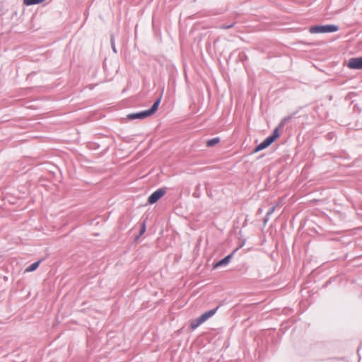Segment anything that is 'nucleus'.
I'll return each mask as SVG.
<instances>
[{"label":"nucleus","mask_w":362,"mask_h":362,"mask_svg":"<svg viewBox=\"0 0 362 362\" xmlns=\"http://www.w3.org/2000/svg\"><path fill=\"white\" fill-rule=\"evenodd\" d=\"M290 119H291L290 117H286V118L283 119L282 121L281 122V123L279 124V127L276 128L273 131L272 134L269 136V137L271 139H272L273 141H274L279 136V128L283 127L284 126L285 123L286 122H288Z\"/></svg>","instance_id":"6e6552de"},{"label":"nucleus","mask_w":362,"mask_h":362,"mask_svg":"<svg viewBox=\"0 0 362 362\" xmlns=\"http://www.w3.org/2000/svg\"><path fill=\"white\" fill-rule=\"evenodd\" d=\"M269 216H267V214H266L265 217L264 218V225L267 224V223L269 221Z\"/></svg>","instance_id":"2eb2a0df"},{"label":"nucleus","mask_w":362,"mask_h":362,"mask_svg":"<svg viewBox=\"0 0 362 362\" xmlns=\"http://www.w3.org/2000/svg\"><path fill=\"white\" fill-rule=\"evenodd\" d=\"M160 100H161V97L156 99V100L153 103V105L151 106V107L150 109L146 110H144L141 112H136V113L129 114L127 115V118L129 119L132 120V119H144L146 117H148L152 115L153 113H155L157 111L158 107L160 105Z\"/></svg>","instance_id":"f257e3e1"},{"label":"nucleus","mask_w":362,"mask_h":362,"mask_svg":"<svg viewBox=\"0 0 362 362\" xmlns=\"http://www.w3.org/2000/svg\"><path fill=\"white\" fill-rule=\"evenodd\" d=\"M238 250L235 249L232 253H230V255H227L226 257H225L224 258H223L222 259L218 261L216 263H215L213 266V268L214 269H216L218 267H224V266H226L230 261L232 257L233 256V254L235 252V251Z\"/></svg>","instance_id":"423d86ee"},{"label":"nucleus","mask_w":362,"mask_h":362,"mask_svg":"<svg viewBox=\"0 0 362 362\" xmlns=\"http://www.w3.org/2000/svg\"><path fill=\"white\" fill-rule=\"evenodd\" d=\"M218 306L216 308L209 310L203 314H202L199 317L193 320L190 323V327L192 329H197L199 325L206 322L208 319L211 317L215 315L218 309Z\"/></svg>","instance_id":"f03ea898"},{"label":"nucleus","mask_w":362,"mask_h":362,"mask_svg":"<svg viewBox=\"0 0 362 362\" xmlns=\"http://www.w3.org/2000/svg\"><path fill=\"white\" fill-rule=\"evenodd\" d=\"M235 25V23H233L231 24H229V25H222L220 26V28L221 29H230L231 28H233Z\"/></svg>","instance_id":"ddd939ff"},{"label":"nucleus","mask_w":362,"mask_h":362,"mask_svg":"<svg viewBox=\"0 0 362 362\" xmlns=\"http://www.w3.org/2000/svg\"><path fill=\"white\" fill-rule=\"evenodd\" d=\"M219 141H220V139L218 137H215V138L209 139L206 141V146L208 147H212V146H214L215 145H216L217 144H218Z\"/></svg>","instance_id":"9d476101"},{"label":"nucleus","mask_w":362,"mask_h":362,"mask_svg":"<svg viewBox=\"0 0 362 362\" xmlns=\"http://www.w3.org/2000/svg\"><path fill=\"white\" fill-rule=\"evenodd\" d=\"M339 30V27L335 25H317L309 28L310 33H334Z\"/></svg>","instance_id":"7ed1b4c3"},{"label":"nucleus","mask_w":362,"mask_h":362,"mask_svg":"<svg viewBox=\"0 0 362 362\" xmlns=\"http://www.w3.org/2000/svg\"><path fill=\"white\" fill-rule=\"evenodd\" d=\"M348 66L352 69H362V57L351 58Z\"/></svg>","instance_id":"39448f33"},{"label":"nucleus","mask_w":362,"mask_h":362,"mask_svg":"<svg viewBox=\"0 0 362 362\" xmlns=\"http://www.w3.org/2000/svg\"><path fill=\"white\" fill-rule=\"evenodd\" d=\"M165 193V190L163 188H160L153 192L148 198V202L150 204H153L158 202Z\"/></svg>","instance_id":"20e7f679"},{"label":"nucleus","mask_w":362,"mask_h":362,"mask_svg":"<svg viewBox=\"0 0 362 362\" xmlns=\"http://www.w3.org/2000/svg\"><path fill=\"white\" fill-rule=\"evenodd\" d=\"M110 42H111V47H112V51H113L115 53H117V49H116L115 42V38H114V36H113V35H111V37H110Z\"/></svg>","instance_id":"f8f14e48"},{"label":"nucleus","mask_w":362,"mask_h":362,"mask_svg":"<svg viewBox=\"0 0 362 362\" xmlns=\"http://www.w3.org/2000/svg\"><path fill=\"white\" fill-rule=\"evenodd\" d=\"M193 196L195 197H199L198 190L196 189V192H194Z\"/></svg>","instance_id":"dca6fc26"},{"label":"nucleus","mask_w":362,"mask_h":362,"mask_svg":"<svg viewBox=\"0 0 362 362\" xmlns=\"http://www.w3.org/2000/svg\"><path fill=\"white\" fill-rule=\"evenodd\" d=\"M274 141L269 136L267 137L262 143L257 145L254 149L253 152L257 153L262 151L269 146Z\"/></svg>","instance_id":"0eeeda50"},{"label":"nucleus","mask_w":362,"mask_h":362,"mask_svg":"<svg viewBox=\"0 0 362 362\" xmlns=\"http://www.w3.org/2000/svg\"><path fill=\"white\" fill-rule=\"evenodd\" d=\"M145 231H146V223H145V222H143L141 229H140V231H139V234L138 236H136V239H138L139 238V236H141V235H143L145 233Z\"/></svg>","instance_id":"9b49d317"},{"label":"nucleus","mask_w":362,"mask_h":362,"mask_svg":"<svg viewBox=\"0 0 362 362\" xmlns=\"http://www.w3.org/2000/svg\"><path fill=\"white\" fill-rule=\"evenodd\" d=\"M40 263V260L37 261L33 264H31L29 267L25 269L26 272H31L37 269Z\"/></svg>","instance_id":"1a4fd4ad"},{"label":"nucleus","mask_w":362,"mask_h":362,"mask_svg":"<svg viewBox=\"0 0 362 362\" xmlns=\"http://www.w3.org/2000/svg\"><path fill=\"white\" fill-rule=\"evenodd\" d=\"M275 209H276V206H274L271 207V208L268 210V211H267V216H270L274 213V211H275Z\"/></svg>","instance_id":"4468645a"},{"label":"nucleus","mask_w":362,"mask_h":362,"mask_svg":"<svg viewBox=\"0 0 362 362\" xmlns=\"http://www.w3.org/2000/svg\"><path fill=\"white\" fill-rule=\"evenodd\" d=\"M199 187H200V185L199 184V185H197V187H196L197 190H199Z\"/></svg>","instance_id":"f3484780"}]
</instances>
